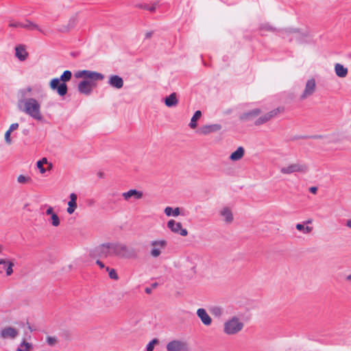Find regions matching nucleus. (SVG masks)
Instances as JSON below:
<instances>
[{
  "label": "nucleus",
  "mask_w": 351,
  "mask_h": 351,
  "mask_svg": "<svg viewBox=\"0 0 351 351\" xmlns=\"http://www.w3.org/2000/svg\"><path fill=\"white\" fill-rule=\"evenodd\" d=\"M244 327V323L237 316H233L224 322L223 332L226 335H235L239 333Z\"/></svg>",
  "instance_id": "3"
},
{
  "label": "nucleus",
  "mask_w": 351,
  "mask_h": 351,
  "mask_svg": "<svg viewBox=\"0 0 351 351\" xmlns=\"http://www.w3.org/2000/svg\"><path fill=\"white\" fill-rule=\"evenodd\" d=\"M9 26L11 27H21L22 28L23 23L19 22H15V21H10L9 23Z\"/></svg>",
  "instance_id": "41"
},
{
  "label": "nucleus",
  "mask_w": 351,
  "mask_h": 351,
  "mask_svg": "<svg viewBox=\"0 0 351 351\" xmlns=\"http://www.w3.org/2000/svg\"><path fill=\"white\" fill-rule=\"evenodd\" d=\"M55 213L53 212V208L51 206H49L48 208L46 210V215H52Z\"/></svg>",
  "instance_id": "45"
},
{
  "label": "nucleus",
  "mask_w": 351,
  "mask_h": 351,
  "mask_svg": "<svg viewBox=\"0 0 351 351\" xmlns=\"http://www.w3.org/2000/svg\"><path fill=\"white\" fill-rule=\"evenodd\" d=\"M108 84L113 88L120 89L123 86V80L119 75H110L108 80Z\"/></svg>",
  "instance_id": "19"
},
{
  "label": "nucleus",
  "mask_w": 351,
  "mask_h": 351,
  "mask_svg": "<svg viewBox=\"0 0 351 351\" xmlns=\"http://www.w3.org/2000/svg\"><path fill=\"white\" fill-rule=\"evenodd\" d=\"M95 252L100 258L116 256L117 242H108L101 244L95 248Z\"/></svg>",
  "instance_id": "6"
},
{
  "label": "nucleus",
  "mask_w": 351,
  "mask_h": 351,
  "mask_svg": "<svg viewBox=\"0 0 351 351\" xmlns=\"http://www.w3.org/2000/svg\"><path fill=\"white\" fill-rule=\"evenodd\" d=\"M47 344L50 346H53L58 343V339L56 337L48 336L46 338Z\"/></svg>",
  "instance_id": "37"
},
{
  "label": "nucleus",
  "mask_w": 351,
  "mask_h": 351,
  "mask_svg": "<svg viewBox=\"0 0 351 351\" xmlns=\"http://www.w3.org/2000/svg\"><path fill=\"white\" fill-rule=\"evenodd\" d=\"M201 116H202V112L200 110H197L195 112V114L192 117V118L191 119V122L189 123V126L191 128L195 129L197 127V121L201 117Z\"/></svg>",
  "instance_id": "28"
},
{
  "label": "nucleus",
  "mask_w": 351,
  "mask_h": 351,
  "mask_svg": "<svg viewBox=\"0 0 351 351\" xmlns=\"http://www.w3.org/2000/svg\"><path fill=\"white\" fill-rule=\"evenodd\" d=\"M165 104L169 108L176 106L178 104L176 93H173L169 96L167 97L165 99Z\"/></svg>",
  "instance_id": "23"
},
{
  "label": "nucleus",
  "mask_w": 351,
  "mask_h": 351,
  "mask_svg": "<svg viewBox=\"0 0 351 351\" xmlns=\"http://www.w3.org/2000/svg\"><path fill=\"white\" fill-rule=\"evenodd\" d=\"M11 132L7 130L4 134L5 142L8 145H10L12 143V140L11 138Z\"/></svg>",
  "instance_id": "38"
},
{
  "label": "nucleus",
  "mask_w": 351,
  "mask_h": 351,
  "mask_svg": "<svg viewBox=\"0 0 351 351\" xmlns=\"http://www.w3.org/2000/svg\"><path fill=\"white\" fill-rule=\"evenodd\" d=\"M167 227L174 233L180 234L181 236L186 237L188 234L186 229L182 228L180 222H176L173 219H171L167 222Z\"/></svg>",
  "instance_id": "12"
},
{
  "label": "nucleus",
  "mask_w": 351,
  "mask_h": 351,
  "mask_svg": "<svg viewBox=\"0 0 351 351\" xmlns=\"http://www.w3.org/2000/svg\"><path fill=\"white\" fill-rule=\"evenodd\" d=\"M96 86L95 83L88 82V80H82L78 84V91L84 95H88L92 93L93 87Z\"/></svg>",
  "instance_id": "13"
},
{
  "label": "nucleus",
  "mask_w": 351,
  "mask_h": 351,
  "mask_svg": "<svg viewBox=\"0 0 351 351\" xmlns=\"http://www.w3.org/2000/svg\"><path fill=\"white\" fill-rule=\"evenodd\" d=\"M261 30H265L269 32H274L275 28L272 27L270 25L265 23L261 25Z\"/></svg>",
  "instance_id": "40"
},
{
  "label": "nucleus",
  "mask_w": 351,
  "mask_h": 351,
  "mask_svg": "<svg viewBox=\"0 0 351 351\" xmlns=\"http://www.w3.org/2000/svg\"><path fill=\"white\" fill-rule=\"evenodd\" d=\"M295 228L298 230L302 231L304 234H309L313 230L312 227L304 226V225L301 223L296 224Z\"/></svg>",
  "instance_id": "32"
},
{
  "label": "nucleus",
  "mask_w": 351,
  "mask_h": 351,
  "mask_svg": "<svg viewBox=\"0 0 351 351\" xmlns=\"http://www.w3.org/2000/svg\"><path fill=\"white\" fill-rule=\"evenodd\" d=\"M15 56L20 61H25L28 57V53L26 51L25 45H19L15 47Z\"/></svg>",
  "instance_id": "21"
},
{
  "label": "nucleus",
  "mask_w": 351,
  "mask_h": 351,
  "mask_svg": "<svg viewBox=\"0 0 351 351\" xmlns=\"http://www.w3.org/2000/svg\"><path fill=\"white\" fill-rule=\"evenodd\" d=\"M260 113H261V110L259 109H258V108L254 109L247 113H245L243 115L242 119L248 120L252 117L258 116Z\"/></svg>",
  "instance_id": "30"
},
{
  "label": "nucleus",
  "mask_w": 351,
  "mask_h": 351,
  "mask_svg": "<svg viewBox=\"0 0 351 351\" xmlns=\"http://www.w3.org/2000/svg\"><path fill=\"white\" fill-rule=\"evenodd\" d=\"M96 263H97V265H99V267L100 268H104V267H105L104 264L101 261H99V260H97V261H96Z\"/></svg>",
  "instance_id": "48"
},
{
  "label": "nucleus",
  "mask_w": 351,
  "mask_h": 351,
  "mask_svg": "<svg viewBox=\"0 0 351 351\" xmlns=\"http://www.w3.org/2000/svg\"><path fill=\"white\" fill-rule=\"evenodd\" d=\"M106 270L108 272L110 278L115 280L119 279V276L114 269H110V267H106Z\"/></svg>",
  "instance_id": "35"
},
{
  "label": "nucleus",
  "mask_w": 351,
  "mask_h": 351,
  "mask_svg": "<svg viewBox=\"0 0 351 351\" xmlns=\"http://www.w3.org/2000/svg\"><path fill=\"white\" fill-rule=\"evenodd\" d=\"M197 315L205 326H210L212 323V319L204 308H198Z\"/></svg>",
  "instance_id": "18"
},
{
  "label": "nucleus",
  "mask_w": 351,
  "mask_h": 351,
  "mask_svg": "<svg viewBox=\"0 0 351 351\" xmlns=\"http://www.w3.org/2000/svg\"><path fill=\"white\" fill-rule=\"evenodd\" d=\"M38 162H40L42 165H47L49 162L47 161V159L46 158H43L41 160H38Z\"/></svg>",
  "instance_id": "47"
},
{
  "label": "nucleus",
  "mask_w": 351,
  "mask_h": 351,
  "mask_svg": "<svg viewBox=\"0 0 351 351\" xmlns=\"http://www.w3.org/2000/svg\"><path fill=\"white\" fill-rule=\"evenodd\" d=\"M70 200L68 202V208L66 209V212L71 215L74 213L75 209L77 208V196L75 193H71L69 195Z\"/></svg>",
  "instance_id": "22"
},
{
  "label": "nucleus",
  "mask_w": 351,
  "mask_h": 351,
  "mask_svg": "<svg viewBox=\"0 0 351 351\" xmlns=\"http://www.w3.org/2000/svg\"><path fill=\"white\" fill-rule=\"evenodd\" d=\"M51 224L54 227H58L60 224V220L56 213L50 216L49 220Z\"/></svg>",
  "instance_id": "34"
},
{
  "label": "nucleus",
  "mask_w": 351,
  "mask_h": 351,
  "mask_svg": "<svg viewBox=\"0 0 351 351\" xmlns=\"http://www.w3.org/2000/svg\"><path fill=\"white\" fill-rule=\"evenodd\" d=\"M245 150L243 147H239L236 151L230 156V159L232 161L241 160L244 156Z\"/></svg>",
  "instance_id": "24"
},
{
  "label": "nucleus",
  "mask_w": 351,
  "mask_h": 351,
  "mask_svg": "<svg viewBox=\"0 0 351 351\" xmlns=\"http://www.w3.org/2000/svg\"><path fill=\"white\" fill-rule=\"evenodd\" d=\"M309 191L313 194H315L317 191V187L316 186H311L309 188Z\"/></svg>",
  "instance_id": "46"
},
{
  "label": "nucleus",
  "mask_w": 351,
  "mask_h": 351,
  "mask_svg": "<svg viewBox=\"0 0 351 351\" xmlns=\"http://www.w3.org/2000/svg\"><path fill=\"white\" fill-rule=\"evenodd\" d=\"M19 123H12L10 127H9V129L8 130H9L10 132H14V130H17L18 128H19Z\"/></svg>",
  "instance_id": "43"
},
{
  "label": "nucleus",
  "mask_w": 351,
  "mask_h": 351,
  "mask_svg": "<svg viewBox=\"0 0 351 351\" xmlns=\"http://www.w3.org/2000/svg\"><path fill=\"white\" fill-rule=\"evenodd\" d=\"M308 165L302 162L289 163L280 169V172L282 175H290L292 173H306L308 172Z\"/></svg>",
  "instance_id": "5"
},
{
  "label": "nucleus",
  "mask_w": 351,
  "mask_h": 351,
  "mask_svg": "<svg viewBox=\"0 0 351 351\" xmlns=\"http://www.w3.org/2000/svg\"><path fill=\"white\" fill-rule=\"evenodd\" d=\"M22 28L28 29L30 30L36 29L41 33H44L43 31L39 27V26L29 21H26L25 23H23Z\"/></svg>",
  "instance_id": "29"
},
{
  "label": "nucleus",
  "mask_w": 351,
  "mask_h": 351,
  "mask_svg": "<svg viewBox=\"0 0 351 351\" xmlns=\"http://www.w3.org/2000/svg\"><path fill=\"white\" fill-rule=\"evenodd\" d=\"M151 291H152V290H151V289H150V288H146V289H145V292H146L147 293H151Z\"/></svg>",
  "instance_id": "52"
},
{
  "label": "nucleus",
  "mask_w": 351,
  "mask_h": 351,
  "mask_svg": "<svg viewBox=\"0 0 351 351\" xmlns=\"http://www.w3.org/2000/svg\"><path fill=\"white\" fill-rule=\"evenodd\" d=\"M317 84L313 77L309 78L305 83L304 90L300 95V99L303 101L311 97L316 91Z\"/></svg>",
  "instance_id": "8"
},
{
  "label": "nucleus",
  "mask_w": 351,
  "mask_h": 351,
  "mask_svg": "<svg viewBox=\"0 0 351 351\" xmlns=\"http://www.w3.org/2000/svg\"><path fill=\"white\" fill-rule=\"evenodd\" d=\"M5 265L6 266L5 272L6 276H10L13 273V269L14 264L12 261L8 259H0V265Z\"/></svg>",
  "instance_id": "25"
},
{
  "label": "nucleus",
  "mask_w": 351,
  "mask_h": 351,
  "mask_svg": "<svg viewBox=\"0 0 351 351\" xmlns=\"http://www.w3.org/2000/svg\"><path fill=\"white\" fill-rule=\"evenodd\" d=\"M32 87L28 86L18 91V106L28 116L36 121H42L43 116L41 112L40 103L34 97H31Z\"/></svg>",
  "instance_id": "1"
},
{
  "label": "nucleus",
  "mask_w": 351,
  "mask_h": 351,
  "mask_svg": "<svg viewBox=\"0 0 351 351\" xmlns=\"http://www.w3.org/2000/svg\"><path fill=\"white\" fill-rule=\"evenodd\" d=\"M152 250L150 251V256L153 258H158L162 254V251L167 245L165 240L152 241L150 243Z\"/></svg>",
  "instance_id": "10"
},
{
  "label": "nucleus",
  "mask_w": 351,
  "mask_h": 351,
  "mask_svg": "<svg viewBox=\"0 0 351 351\" xmlns=\"http://www.w3.org/2000/svg\"><path fill=\"white\" fill-rule=\"evenodd\" d=\"M151 36H152V34H151V33H147V34H146V37H147V38H149V37H151Z\"/></svg>",
  "instance_id": "53"
},
{
  "label": "nucleus",
  "mask_w": 351,
  "mask_h": 351,
  "mask_svg": "<svg viewBox=\"0 0 351 351\" xmlns=\"http://www.w3.org/2000/svg\"><path fill=\"white\" fill-rule=\"evenodd\" d=\"M335 71L336 75L339 77H345L348 74L347 68L339 63H337L335 65Z\"/></svg>",
  "instance_id": "26"
},
{
  "label": "nucleus",
  "mask_w": 351,
  "mask_h": 351,
  "mask_svg": "<svg viewBox=\"0 0 351 351\" xmlns=\"http://www.w3.org/2000/svg\"><path fill=\"white\" fill-rule=\"evenodd\" d=\"M36 166L39 169L40 173L43 174L46 172L47 169L43 167V165H42L40 162H37Z\"/></svg>",
  "instance_id": "42"
},
{
  "label": "nucleus",
  "mask_w": 351,
  "mask_h": 351,
  "mask_svg": "<svg viewBox=\"0 0 351 351\" xmlns=\"http://www.w3.org/2000/svg\"><path fill=\"white\" fill-rule=\"evenodd\" d=\"M116 256L123 259H136L138 257V252L134 247L117 242Z\"/></svg>",
  "instance_id": "4"
},
{
  "label": "nucleus",
  "mask_w": 351,
  "mask_h": 351,
  "mask_svg": "<svg viewBox=\"0 0 351 351\" xmlns=\"http://www.w3.org/2000/svg\"><path fill=\"white\" fill-rule=\"evenodd\" d=\"M167 351H189V346L186 341L173 340L166 346Z\"/></svg>",
  "instance_id": "9"
},
{
  "label": "nucleus",
  "mask_w": 351,
  "mask_h": 351,
  "mask_svg": "<svg viewBox=\"0 0 351 351\" xmlns=\"http://www.w3.org/2000/svg\"><path fill=\"white\" fill-rule=\"evenodd\" d=\"M18 335V330L11 326L5 327L0 332V337L3 339H14Z\"/></svg>",
  "instance_id": "14"
},
{
  "label": "nucleus",
  "mask_w": 351,
  "mask_h": 351,
  "mask_svg": "<svg viewBox=\"0 0 351 351\" xmlns=\"http://www.w3.org/2000/svg\"><path fill=\"white\" fill-rule=\"evenodd\" d=\"M346 226L351 229V219L346 220Z\"/></svg>",
  "instance_id": "49"
},
{
  "label": "nucleus",
  "mask_w": 351,
  "mask_h": 351,
  "mask_svg": "<svg viewBox=\"0 0 351 351\" xmlns=\"http://www.w3.org/2000/svg\"><path fill=\"white\" fill-rule=\"evenodd\" d=\"M210 311L213 315L217 317H221L223 314V309L219 306H213Z\"/></svg>",
  "instance_id": "33"
},
{
  "label": "nucleus",
  "mask_w": 351,
  "mask_h": 351,
  "mask_svg": "<svg viewBox=\"0 0 351 351\" xmlns=\"http://www.w3.org/2000/svg\"><path fill=\"white\" fill-rule=\"evenodd\" d=\"M72 73L70 71H65L61 75L60 78L56 77L51 80L49 87L53 90H56L57 93L62 97L67 93V86L65 82L71 79Z\"/></svg>",
  "instance_id": "2"
},
{
  "label": "nucleus",
  "mask_w": 351,
  "mask_h": 351,
  "mask_svg": "<svg viewBox=\"0 0 351 351\" xmlns=\"http://www.w3.org/2000/svg\"><path fill=\"white\" fill-rule=\"evenodd\" d=\"M221 129V125L220 124H211V125H205L200 127L198 130V132L202 135H208L210 133L216 132L219 131Z\"/></svg>",
  "instance_id": "15"
},
{
  "label": "nucleus",
  "mask_w": 351,
  "mask_h": 351,
  "mask_svg": "<svg viewBox=\"0 0 351 351\" xmlns=\"http://www.w3.org/2000/svg\"><path fill=\"white\" fill-rule=\"evenodd\" d=\"M345 280L351 283V273L346 276Z\"/></svg>",
  "instance_id": "50"
},
{
  "label": "nucleus",
  "mask_w": 351,
  "mask_h": 351,
  "mask_svg": "<svg viewBox=\"0 0 351 351\" xmlns=\"http://www.w3.org/2000/svg\"><path fill=\"white\" fill-rule=\"evenodd\" d=\"M144 9H146L150 12H155L156 9V3L154 4L152 6H145L144 7Z\"/></svg>",
  "instance_id": "44"
},
{
  "label": "nucleus",
  "mask_w": 351,
  "mask_h": 351,
  "mask_svg": "<svg viewBox=\"0 0 351 351\" xmlns=\"http://www.w3.org/2000/svg\"><path fill=\"white\" fill-rule=\"evenodd\" d=\"M284 112V108L283 107H278L277 108H275L270 112L265 114L264 115L260 117L258 119H257L255 121V125H260L261 124H263L267 121H269L272 118L276 117L278 114L282 113Z\"/></svg>",
  "instance_id": "11"
},
{
  "label": "nucleus",
  "mask_w": 351,
  "mask_h": 351,
  "mask_svg": "<svg viewBox=\"0 0 351 351\" xmlns=\"http://www.w3.org/2000/svg\"><path fill=\"white\" fill-rule=\"evenodd\" d=\"M322 136H315V138H321Z\"/></svg>",
  "instance_id": "55"
},
{
  "label": "nucleus",
  "mask_w": 351,
  "mask_h": 351,
  "mask_svg": "<svg viewBox=\"0 0 351 351\" xmlns=\"http://www.w3.org/2000/svg\"><path fill=\"white\" fill-rule=\"evenodd\" d=\"M2 250H3V247H2V245H0V253L2 252Z\"/></svg>",
  "instance_id": "56"
},
{
  "label": "nucleus",
  "mask_w": 351,
  "mask_h": 351,
  "mask_svg": "<svg viewBox=\"0 0 351 351\" xmlns=\"http://www.w3.org/2000/svg\"><path fill=\"white\" fill-rule=\"evenodd\" d=\"M31 178L29 176H25L24 175H19L17 177V182L19 184H27L31 182Z\"/></svg>",
  "instance_id": "36"
},
{
  "label": "nucleus",
  "mask_w": 351,
  "mask_h": 351,
  "mask_svg": "<svg viewBox=\"0 0 351 351\" xmlns=\"http://www.w3.org/2000/svg\"><path fill=\"white\" fill-rule=\"evenodd\" d=\"M33 348L32 343L25 341H22L20 346L16 349V351H31Z\"/></svg>",
  "instance_id": "31"
},
{
  "label": "nucleus",
  "mask_w": 351,
  "mask_h": 351,
  "mask_svg": "<svg viewBox=\"0 0 351 351\" xmlns=\"http://www.w3.org/2000/svg\"><path fill=\"white\" fill-rule=\"evenodd\" d=\"M47 165H48V166H47V169H47V170H49H49H51V169H52V167H53V165H52V163L49 162V163L47 164Z\"/></svg>",
  "instance_id": "51"
},
{
  "label": "nucleus",
  "mask_w": 351,
  "mask_h": 351,
  "mask_svg": "<svg viewBox=\"0 0 351 351\" xmlns=\"http://www.w3.org/2000/svg\"><path fill=\"white\" fill-rule=\"evenodd\" d=\"M219 215L223 218V221L228 224L233 221V214L231 209L228 207H223L219 211Z\"/></svg>",
  "instance_id": "20"
},
{
  "label": "nucleus",
  "mask_w": 351,
  "mask_h": 351,
  "mask_svg": "<svg viewBox=\"0 0 351 351\" xmlns=\"http://www.w3.org/2000/svg\"><path fill=\"white\" fill-rule=\"evenodd\" d=\"M103 175H104V173H101V172H100V173H99V174H98V176H99V177H102V176H103Z\"/></svg>",
  "instance_id": "54"
},
{
  "label": "nucleus",
  "mask_w": 351,
  "mask_h": 351,
  "mask_svg": "<svg viewBox=\"0 0 351 351\" xmlns=\"http://www.w3.org/2000/svg\"><path fill=\"white\" fill-rule=\"evenodd\" d=\"M143 196V192L136 189H130L128 191L122 193V197L125 201H128L132 197L139 199H141Z\"/></svg>",
  "instance_id": "17"
},
{
  "label": "nucleus",
  "mask_w": 351,
  "mask_h": 351,
  "mask_svg": "<svg viewBox=\"0 0 351 351\" xmlns=\"http://www.w3.org/2000/svg\"><path fill=\"white\" fill-rule=\"evenodd\" d=\"M157 343H158V340L156 339H154L153 340H152L147 346V351H153L154 348V346Z\"/></svg>",
  "instance_id": "39"
},
{
  "label": "nucleus",
  "mask_w": 351,
  "mask_h": 351,
  "mask_svg": "<svg viewBox=\"0 0 351 351\" xmlns=\"http://www.w3.org/2000/svg\"><path fill=\"white\" fill-rule=\"evenodd\" d=\"M165 213L167 216L177 217L180 214V209L178 207L173 209L171 207L167 206L165 208Z\"/></svg>",
  "instance_id": "27"
},
{
  "label": "nucleus",
  "mask_w": 351,
  "mask_h": 351,
  "mask_svg": "<svg viewBox=\"0 0 351 351\" xmlns=\"http://www.w3.org/2000/svg\"><path fill=\"white\" fill-rule=\"evenodd\" d=\"M75 76L77 78H84V80H88V82H93V83L104 79L103 74L89 70L80 71L75 73Z\"/></svg>",
  "instance_id": "7"
},
{
  "label": "nucleus",
  "mask_w": 351,
  "mask_h": 351,
  "mask_svg": "<svg viewBox=\"0 0 351 351\" xmlns=\"http://www.w3.org/2000/svg\"><path fill=\"white\" fill-rule=\"evenodd\" d=\"M77 16L74 15L72 16L68 21V22L66 24L62 25L59 29L58 31L60 32H68L70 30H71L75 26L77 23Z\"/></svg>",
  "instance_id": "16"
}]
</instances>
